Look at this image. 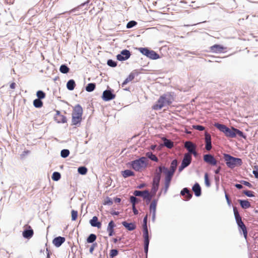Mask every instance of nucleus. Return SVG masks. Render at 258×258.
<instances>
[{
	"label": "nucleus",
	"instance_id": "obj_33",
	"mask_svg": "<svg viewBox=\"0 0 258 258\" xmlns=\"http://www.w3.org/2000/svg\"><path fill=\"white\" fill-rule=\"evenodd\" d=\"M163 145L165 147L168 149H171L173 147V143L169 139L164 138Z\"/></svg>",
	"mask_w": 258,
	"mask_h": 258
},
{
	"label": "nucleus",
	"instance_id": "obj_12",
	"mask_svg": "<svg viewBox=\"0 0 258 258\" xmlns=\"http://www.w3.org/2000/svg\"><path fill=\"white\" fill-rule=\"evenodd\" d=\"M204 161L211 166H217V161L214 155L208 153L203 156Z\"/></svg>",
	"mask_w": 258,
	"mask_h": 258
},
{
	"label": "nucleus",
	"instance_id": "obj_52",
	"mask_svg": "<svg viewBox=\"0 0 258 258\" xmlns=\"http://www.w3.org/2000/svg\"><path fill=\"white\" fill-rule=\"evenodd\" d=\"M77 248V246L74 245L71 247V251H69V254L68 256V258H69L70 256L72 257H73V254H74V252H76Z\"/></svg>",
	"mask_w": 258,
	"mask_h": 258
},
{
	"label": "nucleus",
	"instance_id": "obj_55",
	"mask_svg": "<svg viewBox=\"0 0 258 258\" xmlns=\"http://www.w3.org/2000/svg\"><path fill=\"white\" fill-rule=\"evenodd\" d=\"M72 258H82L81 251L80 250H78V248H77L76 252H74V254H73V257Z\"/></svg>",
	"mask_w": 258,
	"mask_h": 258
},
{
	"label": "nucleus",
	"instance_id": "obj_45",
	"mask_svg": "<svg viewBox=\"0 0 258 258\" xmlns=\"http://www.w3.org/2000/svg\"><path fill=\"white\" fill-rule=\"evenodd\" d=\"M205 184L207 187H210L211 185L210 179L209 177L208 173H205L204 175Z\"/></svg>",
	"mask_w": 258,
	"mask_h": 258
},
{
	"label": "nucleus",
	"instance_id": "obj_31",
	"mask_svg": "<svg viewBox=\"0 0 258 258\" xmlns=\"http://www.w3.org/2000/svg\"><path fill=\"white\" fill-rule=\"evenodd\" d=\"M96 238V235L94 233H91L87 237L86 241L88 243H94Z\"/></svg>",
	"mask_w": 258,
	"mask_h": 258
},
{
	"label": "nucleus",
	"instance_id": "obj_13",
	"mask_svg": "<svg viewBox=\"0 0 258 258\" xmlns=\"http://www.w3.org/2000/svg\"><path fill=\"white\" fill-rule=\"evenodd\" d=\"M131 52L126 49H122L120 53L116 55V59L120 61H123L128 59L131 56Z\"/></svg>",
	"mask_w": 258,
	"mask_h": 258
},
{
	"label": "nucleus",
	"instance_id": "obj_42",
	"mask_svg": "<svg viewBox=\"0 0 258 258\" xmlns=\"http://www.w3.org/2000/svg\"><path fill=\"white\" fill-rule=\"evenodd\" d=\"M129 201L132 205H136V204L139 203L141 201L140 199H138L134 195L130 196Z\"/></svg>",
	"mask_w": 258,
	"mask_h": 258
},
{
	"label": "nucleus",
	"instance_id": "obj_62",
	"mask_svg": "<svg viewBox=\"0 0 258 258\" xmlns=\"http://www.w3.org/2000/svg\"><path fill=\"white\" fill-rule=\"evenodd\" d=\"M225 197L226 200V202H227L228 205L230 207L232 203H231V202L229 198V196L227 194L226 191H225Z\"/></svg>",
	"mask_w": 258,
	"mask_h": 258
},
{
	"label": "nucleus",
	"instance_id": "obj_58",
	"mask_svg": "<svg viewBox=\"0 0 258 258\" xmlns=\"http://www.w3.org/2000/svg\"><path fill=\"white\" fill-rule=\"evenodd\" d=\"M151 194L149 192L148 189H146L142 191V198L144 199L145 198H147V197L150 196Z\"/></svg>",
	"mask_w": 258,
	"mask_h": 258
},
{
	"label": "nucleus",
	"instance_id": "obj_27",
	"mask_svg": "<svg viewBox=\"0 0 258 258\" xmlns=\"http://www.w3.org/2000/svg\"><path fill=\"white\" fill-rule=\"evenodd\" d=\"M76 86L75 81L74 79H70L67 83L66 87L69 91L74 90Z\"/></svg>",
	"mask_w": 258,
	"mask_h": 258
},
{
	"label": "nucleus",
	"instance_id": "obj_17",
	"mask_svg": "<svg viewBox=\"0 0 258 258\" xmlns=\"http://www.w3.org/2000/svg\"><path fill=\"white\" fill-rule=\"evenodd\" d=\"M210 51L215 53H220L223 52L226 48L223 45L220 44H215L210 47Z\"/></svg>",
	"mask_w": 258,
	"mask_h": 258
},
{
	"label": "nucleus",
	"instance_id": "obj_6",
	"mask_svg": "<svg viewBox=\"0 0 258 258\" xmlns=\"http://www.w3.org/2000/svg\"><path fill=\"white\" fill-rule=\"evenodd\" d=\"M234 218L238 226V228L240 233H242L244 237L246 238L247 235V231L246 227L243 222L241 217L240 216L237 208L233 206Z\"/></svg>",
	"mask_w": 258,
	"mask_h": 258
},
{
	"label": "nucleus",
	"instance_id": "obj_4",
	"mask_svg": "<svg viewBox=\"0 0 258 258\" xmlns=\"http://www.w3.org/2000/svg\"><path fill=\"white\" fill-rule=\"evenodd\" d=\"M147 158L142 156L127 163V165L132 168L136 171H139L143 168L147 166Z\"/></svg>",
	"mask_w": 258,
	"mask_h": 258
},
{
	"label": "nucleus",
	"instance_id": "obj_48",
	"mask_svg": "<svg viewBox=\"0 0 258 258\" xmlns=\"http://www.w3.org/2000/svg\"><path fill=\"white\" fill-rule=\"evenodd\" d=\"M137 24L138 23L136 21L131 20L127 22L126 27L127 29H131L136 26Z\"/></svg>",
	"mask_w": 258,
	"mask_h": 258
},
{
	"label": "nucleus",
	"instance_id": "obj_23",
	"mask_svg": "<svg viewBox=\"0 0 258 258\" xmlns=\"http://www.w3.org/2000/svg\"><path fill=\"white\" fill-rule=\"evenodd\" d=\"M192 190L196 197H199L202 195V188L200 184L196 182L192 185Z\"/></svg>",
	"mask_w": 258,
	"mask_h": 258
},
{
	"label": "nucleus",
	"instance_id": "obj_18",
	"mask_svg": "<svg viewBox=\"0 0 258 258\" xmlns=\"http://www.w3.org/2000/svg\"><path fill=\"white\" fill-rule=\"evenodd\" d=\"M122 225L129 231H132L136 229L137 225L135 222H127L126 221H123L121 222Z\"/></svg>",
	"mask_w": 258,
	"mask_h": 258
},
{
	"label": "nucleus",
	"instance_id": "obj_60",
	"mask_svg": "<svg viewBox=\"0 0 258 258\" xmlns=\"http://www.w3.org/2000/svg\"><path fill=\"white\" fill-rule=\"evenodd\" d=\"M149 246V243H144V251L145 253L146 258H147Z\"/></svg>",
	"mask_w": 258,
	"mask_h": 258
},
{
	"label": "nucleus",
	"instance_id": "obj_9",
	"mask_svg": "<svg viewBox=\"0 0 258 258\" xmlns=\"http://www.w3.org/2000/svg\"><path fill=\"white\" fill-rule=\"evenodd\" d=\"M115 97L114 90L108 86L107 88L103 92L101 98L104 101L107 102L114 99Z\"/></svg>",
	"mask_w": 258,
	"mask_h": 258
},
{
	"label": "nucleus",
	"instance_id": "obj_14",
	"mask_svg": "<svg viewBox=\"0 0 258 258\" xmlns=\"http://www.w3.org/2000/svg\"><path fill=\"white\" fill-rule=\"evenodd\" d=\"M22 232V236L25 239H30L34 235V231L31 226L26 224Z\"/></svg>",
	"mask_w": 258,
	"mask_h": 258
},
{
	"label": "nucleus",
	"instance_id": "obj_10",
	"mask_svg": "<svg viewBox=\"0 0 258 258\" xmlns=\"http://www.w3.org/2000/svg\"><path fill=\"white\" fill-rule=\"evenodd\" d=\"M192 160V157L188 153L184 155L183 159L181 161L180 165L178 167V172H181L184 168L188 166Z\"/></svg>",
	"mask_w": 258,
	"mask_h": 258
},
{
	"label": "nucleus",
	"instance_id": "obj_44",
	"mask_svg": "<svg viewBox=\"0 0 258 258\" xmlns=\"http://www.w3.org/2000/svg\"><path fill=\"white\" fill-rule=\"evenodd\" d=\"M70 154V150L67 149H64L60 151V156L63 158H67Z\"/></svg>",
	"mask_w": 258,
	"mask_h": 258
},
{
	"label": "nucleus",
	"instance_id": "obj_56",
	"mask_svg": "<svg viewBox=\"0 0 258 258\" xmlns=\"http://www.w3.org/2000/svg\"><path fill=\"white\" fill-rule=\"evenodd\" d=\"M192 127L193 128L199 131H202L205 129V127L203 125L200 124L194 125Z\"/></svg>",
	"mask_w": 258,
	"mask_h": 258
},
{
	"label": "nucleus",
	"instance_id": "obj_11",
	"mask_svg": "<svg viewBox=\"0 0 258 258\" xmlns=\"http://www.w3.org/2000/svg\"><path fill=\"white\" fill-rule=\"evenodd\" d=\"M159 171L161 174V172H163L165 174L164 180H171L174 176V173L169 169V168L165 166H159Z\"/></svg>",
	"mask_w": 258,
	"mask_h": 258
},
{
	"label": "nucleus",
	"instance_id": "obj_39",
	"mask_svg": "<svg viewBox=\"0 0 258 258\" xmlns=\"http://www.w3.org/2000/svg\"><path fill=\"white\" fill-rule=\"evenodd\" d=\"M144 243H149L151 236L149 235V232H143Z\"/></svg>",
	"mask_w": 258,
	"mask_h": 258
},
{
	"label": "nucleus",
	"instance_id": "obj_21",
	"mask_svg": "<svg viewBox=\"0 0 258 258\" xmlns=\"http://www.w3.org/2000/svg\"><path fill=\"white\" fill-rule=\"evenodd\" d=\"M89 224L92 227H96L98 229H100L102 226L101 222L99 221L98 218L96 216H93L92 218L89 220Z\"/></svg>",
	"mask_w": 258,
	"mask_h": 258
},
{
	"label": "nucleus",
	"instance_id": "obj_5",
	"mask_svg": "<svg viewBox=\"0 0 258 258\" xmlns=\"http://www.w3.org/2000/svg\"><path fill=\"white\" fill-rule=\"evenodd\" d=\"M214 126L220 132L223 133L227 138H235V133L234 132V127H229L225 124L220 122H215Z\"/></svg>",
	"mask_w": 258,
	"mask_h": 258
},
{
	"label": "nucleus",
	"instance_id": "obj_30",
	"mask_svg": "<svg viewBox=\"0 0 258 258\" xmlns=\"http://www.w3.org/2000/svg\"><path fill=\"white\" fill-rule=\"evenodd\" d=\"M96 86L95 83H89L86 85L85 90L88 92H92L95 89Z\"/></svg>",
	"mask_w": 258,
	"mask_h": 258
},
{
	"label": "nucleus",
	"instance_id": "obj_32",
	"mask_svg": "<svg viewBox=\"0 0 258 258\" xmlns=\"http://www.w3.org/2000/svg\"><path fill=\"white\" fill-rule=\"evenodd\" d=\"M33 106L36 108H40L43 106V103L42 100L35 99L33 101Z\"/></svg>",
	"mask_w": 258,
	"mask_h": 258
},
{
	"label": "nucleus",
	"instance_id": "obj_49",
	"mask_svg": "<svg viewBox=\"0 0 258 258\" xmlns=\"http://www.w3.org/2000/svg\"><path fill=\"white\" fill-rule=\"evenodd\" d=\"M243 193L247 197L253 198L254 197V193L253 191L247 189L244 190Z\"/></svg>",
	"mask_w": 258,
	"mask_h": 258
},
{
	"label": "nucleus",
	"instance_id": "obj_25",
	"mask_svg": "<svg viewBox=\"0 0 258 258\" xmlns=\"http://www.w3.org/2000/svg\"><path fill=\"white\" fill-rule=\"evenodd\" d=\"M241 208L243 209H247L250 207V203L247 199H239L238 200Z\"/></svg>",
	"mask_w": 258,
	"mask_h": 258
},
{
	"label": "nucleus",
	"instance_id": "obj_63",
	"mask_svg": "<svg viewBox=\"0 0 258 258\" xmlns=\"http://www.w3.org/2000/svg\"><path fill=\"white\" fill-rule=\"evenodd\" d=\"M147 186V184L145 182H142L136 186L137 188L141 189Z\"/></svg>",
	"mask_w": 258,
	"mask_h": 258
},
{
	"label": "nucleus",
	"instance_id": "obj_3",
	"mask_svg": "<svg viewBox=\"0 0 258 258\" xmlns=\"http://www.w3.org/2000/svg\"><path fill=\"white\" fill-rule=\"evenodd\" d=\"M223 158L227 166L230 169H233L242 164L241 158L233 157L229 154L224 153Z\"/></svg>",
	"mask_w": 258,
	"mask_h": 258
},
{
	"label": "nucleus",
	"instance_id": "obj_2",
	"mask_svg": "<svg viewBox=\"0 0 258 258\" xmlns=\"http://www.w3.org/2000/svg\"><path fill=\"white\" fill-rule=\"evenodd\" d=\"M83 109L82 106L77 104L73 108L72 113V125L79 127L81 125L82 121Z\"/></svg>",
	"mask_w": 258,
	"mask_h": 258
},
{
	"label": "nucleus",
	"instance_id": "obj_34",
	"mask_svg": "<svg viewBox=\"0 0 258 258\" xmlns=\"http://www.w3.org/2000/svg\"><path fill=\"white\" fill-rule=\"evenodd\" d=\"M135 77H134V75L132 74L131 73L128 75V76L127 77V78L123 81V82L121 84V86L123 87L125 85H126L128 83L132 81Z\"/></svg>",
	"mask_w": 258,
	"mask_h": 258
},
{
	"label": "nucleus",
	"instance_id": "obj_24",
	"mask_svg": "<svg viewBox=\"0 0 258 258\" xmlns=\"http://www.w3.org/2000/svg\"><path fill=\"white\" fill-rule=\"evenodd\" d=\"M90 2V0L86 1V2L83 3L81 4H80V5H79L76 8L73 9L71 10V12H72V13L76 12L77 11H80V10H82V11L87 10V7L89 4Z\"/></svg>",
	"mask_w": 258,
	"mask_h": 258
},
{
	"label": "nucleus",
	"instance_id": "obj_26",
	"mask_svg": "<svg viewBox=\"0 0 258 258\" xmlns=\"http://www.w3.org/2000/svg\"><path fill=\"white\" fill-rule=\"evenodd\" d=\"M121 174L122 177L124 178L135 175V172L130 169H125L122 170L121 171Z\"/></svg>",
	"mask_w": 258,
	"mask_h": 258
},
{
	"label": "nucleus",
	"instance_id": "obj_8",
	"mask_svg": "<svg viewBox=\"0 0 258 258\" xmlns=\"http://www.w3.org/2000/svg\"><path fill=\"white\" fill-rule=\"evenodd\" d=\"M161 175L159 172H156L151 182L152 195H155L159 189Z\"/></svg>",
	"mask_w": 258,
	"mask_h": 258
},
{
	"label": "nucleus",
	"instance_id": "obj_59",
	"mask_svg": "<svg viewBox=\"0 0 258 258\" xmlns=\"http://www.w3.org/2000/svg\"><path fill=\"white\" fill-rule=\"evenodd\" d=\"M157 206L151 204L149 205V210L151 213H156Z\"/></svg>",
	"mask_w": 258,
	"mask_h": 258
},
{
	"label": "nucleus",
	"instance_id": "obj_22",
	"mask_svg": "<svg viewBox=\"0 0 258 258\" xmlns=\"http://www.w3.org/2000/svg\"><path fill=\"white\" fill-rule=\"evenodd\" d=\"M116 227V224H115L113 220H110L108 224L107 227V231L108 233V236L109 237H111L114 235V228Z\"/></svg>",
	"mask_w": 258,
	"mask_h": 258
},
{
	"label": "nucleus",
	"instance_id": "obj_41",
	"mask_svg": "<svg viewBox=\"0 0 258 258\" xmlns=\"http://www.w3.org/2000/svg\"><path fill=\"white\" fill-rule=\"evenodd\" d=\"M52 179L54 181H57L61 178V174L57 171L53 172L51 176Z\"/></svg>",
	"mask_w": 258,
	"mask_h": 258
},
{
	"label": "nucleus",
	"instance_id": "obj_40",
	"mask_svg": "<svg viewBox=\"0 0 258 258\" xmlns=\"http://www.w3.org/2000/svg\"><path fill=\"white\" fill-rule=\"evenodd\" d=\"M67 117L63 115H61L59 117L55 118V121L58 123H64L67 122Z\"/></svg>",
	"mask_w": 258,
	"mask_h": 258
},
{
	"label": "nucleus",
	"instance_id": "obj_28",
	"mask_svg": "<svg viewBox=\"0 0 258 258\" xmlns=\"http://www.w3.org/2000/svg\"><path fill=\"white\" fill-rule=\"evenodd\" d=\"M234 132L235 133V138H236L237 137H239L242 139H246L247 136L246 134L243 133L242 131L235 127Z\"/></svg>",
	"mask_w": 258,
	"mask_h": 258
},
{
	"label": "nucleus",
	"instance_id": "obj_16",
	"mask_svg": "<svg viewBox=\"0 0 258 258\" xmlns=\"http://www.w3.org/2000/svg\"><path fill=\"white\" fill-rule=\"evenodd\" d=\"M184 147L187 149L188 153L192 154L194 157H197L198 153L196 150V146L191 141H186L185 143Z\"/></svg>",
	"mask_w": 258,
	"mask_h": 258
},
{
	"label": "nucleus",
	"instance_id": "obj_38",
	"mask_svg": "<svg viewBox=\"0 0 258 258\" xmlns=\"http://www.w3.org/2000/svg\"><path fill=\"white\" fill-rule=\"evenodd\" d=\"M177 160L176 159H173L170 163V167H169V169L175 173V172L176 168H177Z\"/></svg>",
	"mask_w": 258,
	"mask_h": 258
},
{
	"label": "nucleus",
	"instance_id": "obj_51",
	"mask_svg": "<svg viewBox=\"0 0 258 258\" xmlns=\"http://www.w3.org/2000/svg\"><path fill=\"white\" fill-rule=\"evenodd\" d=\"M78 216V212L77 211L72 210L71 211V218L72 221H76Z\"/></svg>",
	"mask_w": 258,
	"mask_h": 258
},
{
	"label": "nucleus",
	"instance_id": "obj_20",
	"mask_svg": "<svg viewBox=\"0 0 258 258\" xmlns=\"http://www.w3.org/2000/svg\"><path fill=\"white\" fill-rule=\"evenodd\" d=\"M66 241L64 237L58 236L55 237L52 240V244L56 247H60Z\"/></svg>",
	"mask_w": 258,
	"mask_h": 258
},
{
	"label": "nucleus",
	"instance_id": "obj_35",
	"mask_svg": "<svg viewBox=\"0 0 258 258\" xmlns=\"http://www.w3.org/2000/svg\"><path fill=\"white\" fill-rule=\"evenodd\" d=\"M171 182V180H167L164 179V187L162 188L161 190L163 191L164 195H165L167 193L170 187Z\"/></svg>",
	"mask_w": 258,
	"mask_h": 258
},
{
	"label": "nucleus",
	"instance_id": "obj_50",
	"mask_svg": "<svg viewBox=\"0 0 258 258\" xmlns=\"http://www.w3.org/2000/svg\"><path fill=\"white\" fill-rule=\"evenodd\" d=\"M118 254V250L117 249H111L110 250L109 256L110 258H113L117 255Z\"/></svg>",
	"mask_w": 258,
	"mask_h": 258
},
{
	"label": "nucleus",
	"instance_id": "obj_1",
	"mask_svg": "<svg viewBox=\"0 0 258 258\" xmlns=\"http://www.w3.org/2000/svg\"><path fill=\"white\" fill-rule=\"evenodd\" d=\"M174 100V93L168 92L161 95L158 100L152 106L155 110L161 109L163 107L170 105Z\"/></svg>",
	"mask_w": 258,
	"mask_h": 258
},
{
	"label": "nucleus",
	"instance_id": "obj_15",
	"mask_svg": "<svg viewBox=\"0 0 258 258\" xmlns=\"http://www.w3.org/2000/svg\"><path fill=\"white\" fill-rule=\"evenodd\" d=\"M204 141L206 150L207 151H211L213 148L212 144V140L211 135L207 132H205L204 134Z\"/></svg>",
	"mask_w": 258,
	"mask_h": 258
},
{
	"label": "nucleus",
	"instance_id": "obj_7",
	"mask_svg": "<svg viewBox=\"0 0 258 258\" xmlns=\"http://www.w3.org/2000/svg\"><path fill=\"white\" fill-rule=\"evenodd\" d=\"M137 49L143 55L152 60H156L160 58V55L155 51L147 47H138Z\"/></svg>",
	"mask_w": 258,
	"mask_h": 258
},
{
	"label": "nucleus",
	"instance_id": "obj_36",
	"mask_svg": "<svg viewBox=\"0 0 258 258\" xmlns=\"http://www.w3.org/2000/svg\"><path fill=\"white\" fill-rule=\"evenodd\" d=\"M78 172L79 174L85 175L87 173L88 169L85 166H81L78 168Z\"/></svg>",
	"mask_w": 258,
	"mask_h": 258
},
{
	"label": "nucleus",
	"instance_id": "obj_54",
	"mask_svg": "<svg viewBox=\"0 0 258 258\" xmlns=\"http://www.w3.org/2000/svg\"><path fill=\"white\" fill-rule=\"evenodd\" d=\"M239 182L241 184H242L243 185H244L245 186H246L249 188H253V185H252V184L247 181L241 180L239 181Z\"/></svg>",
	"mask_w": 258,
	"mask_h": 258
},
{
	"label": "nucleus",
	"instance_id": "obj_53",
	"mask_svg": "<svg viewBox=\"0 0 258 258\" xmlns=\"http://www.w3.org/2000/svg\"><path fill=\"white\" fill-rule=\"evenodd\" d=\"M214 180H215V184H216V190H219V183H220V176H219V175H215L214 176Z\"/></svg>",
	"mask_w": 258,
	"mask_h": 258
},
{
	"label": "nucleus",
	"instance_id": "obj_19",
	"mask_svg": "<svg viewBox=\"0 0 258 258\" xmlns=\"http://www.w3.org/2000/svg\"><path fill=\"white\" fill-rule=\"evenodd\" d=\"M180 195L181 196H185L184 200L185 201L190 200L192 197V194L190 192L189 189L188 187L182 188L180 191Z\"/></svg>",
	"mask_w": 258,
	"mask_h": 258
},
{
	"label": "nucleus",
	"instance_id": "obj_61",
	"mask_svg": "<svg viewBox=\"0 0 258 258\" xmlns=\"http://www.w3.org/2000/svg\"><path fill=\"white\" fill-rule=\"evenodd\" d=\"M142 191H143L138 190H135L133 192V195L135 197H142Z\"/></svg>",
	"mask_w": 258,
	"mask_h": 258
},
{
	"label": "nucleus",
	"instance_id": "obj_64",
	"mask_svg": "<svg viewBox=\"0 0 258 258\" xmlns=\"http://www.w3.org/2000/svg\"><path fill=\"white\" fill-rule=\"evenodd\" d=\"M97 246V243L96 242H95L94 243H92V245L89 248V252L90 253H92L94 250L95 247Z\"/></svg>",
	"mask_w": 258,
	"mask_h": 258
},
{
	"label": "nucleus",
	"instance_id": "obj_29",
	"mask_svg": "<svg viewBox=\"0 0 258 258\" xmlns=\"http://www.w3.org/2000/svg\"><path fill=\"white\" fill-rule=\"evenodd\" d=\"M59 71L61 73L67 74L69 73L70 71V68L68 66L67 64L63 63L60 65L59 67Z\"/></svg>",
	"mask_w": 258,
	"mask_h": 258
},
{
	"label": "nucleus",
	"instance_id": "obj_46",
	"mask_svg": "<svg viewBox=\"0 0 258 258\" xmlns=\"http://www.w3.org/2000/svg\"><path fill=\"white\" fill-rule=\"evenodd\" d=\"M107 64L110 67L115 68L117 65V62L112 59H108L107 60Z\"/></svg>",
	"mask_w": 258,
	"mask_h": 258
},
{
	"label": "nucleus",
	"instance_id": "obj_47",
	"mask_svg": "<svg viewBox=\"0 0 258 258\" xmlns=\"http://www.w3.org/2000/svg\"><path fill=\"white\" fill-rule=\"evenodd\" d=\"M113 200L109 197H107L104 200L103 204L104 205L111 206L113 204Z\"/></svg>",
	"mask_w": 258,
	"mask_h": 258
},
{
	"label": "nucleus",
	"instance_id": "obj_43",
	"mask_svg": "<svg viewBox=\"0 0 258 258\" xmlns=\"http://www.w3.org/2000/svg\"><path fill=\"white\" fill-rule=\"evenodd\" d=\"M36 96L37 99L42 100L46 97V93L42 90H39L36 92Z\"/></svg>",
	"mask_w": 258,
	"mask_h": 258
},
{
	"label": "nucleus",
	"instance_id": "obj_57",
	"mask_svg": "<svg viewBox=\"0 0 258 258\" xmlns=\"http://www.w3.org/2000/svg\"><path fill=\"white\" fill-rule=\"evenodd\" d=\"M252 173L253 174L254 177L258 179V165H256L254 166Z\"/></svg>",
	"mask_w": 258,
	"mask_h": 258
},
{
	"label": "nucleus",
	"instance_id": "obj_37",
	"mask_svg": "<svg viewBox=\"0 0 258 258\" xmlns=\"http://www.w3.org/2000/svg\"><path fill=\"white\" fill-rule=\"evenodd\" d=\"M146 156L150 160L158 162V158L157 157L151 152H148L146 153Z\"/></svg>",
	"mask_w": 258,
	"mask_h": 258
}]
</instances>
